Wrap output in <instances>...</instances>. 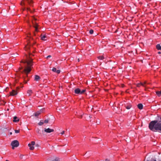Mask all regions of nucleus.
Returning <instances> with one entry per match:
<instances>
[{
    "instance_id": "nucleus-1",
    "label": "nucleus",
    "mask_w": 161,
    "mask_h": 161,
    "mask_svg": "<svg viewBox=\"0 0 161 161\" xmlns=\"http://www.w3.org/2000/svg\"><path fill=\"white\" fill-rule=\"evenodd\" d=\"M23 62L24 63H26L27 66L25 67L23 71H20L21 70L23 69L22 67L19 68V70L21 73H25L26 74V76H27L28 74L31 71V66L32 65V59H30L28 61H25Z\"/></svg>"
},
{
    "instance_id": "nucleus-2",
    "label": "nucleus",
    "mask_w": 161,
    "mask_h": 161,
    "mask_svg": "<svg viewBox=\"0 0 161 161\" xmlns=\"http://www.w3.org/2000/svg\"><path fill=\"white\" fill-rule=\"evenodd\" d=\"M149 127L153 131L160 130L161 132V123H158L157 120L151 121L149 124Z\"/></svg>"
},
{
    "instance_id": "nucleus-3",
    "label": "nucleus",
    "mask_w": 161,
    "mask_h": 161,
    "mask_svg": "<svg viewBox=\"0 0 161 161\" xmlns=\"http://www.w3.org/2000/svg\"><path fill=\"white\" fill-rule=\"evenodd\" d=\"M54 130L53 129H50V128H45L44 130H42V133L43 135L45 134V133H49L52 132H53Z\"/></svg>"
},
{
    "instance_id": "nucleus-4",
    "label": "nucleus",
    "mask_w": 161,
    "mask_h": 161,
    "mask_svg": "<svg viewBox=\"0 0 161 161\" xmlns=\"http://www.w3.org/2000/svg\"><path fill=\"white\" fill-rule=\"evenodd\" d=\"M19 145V142L16 140L13 141L11 143V145L12 146V148L14 149L15 147H18Z\"/></svg>"
},
{
    "instance_id": "nucleus-5",
    "label": "nucleus",
    "mask_w": 161,
    "mask_h": 161,
    "mask_svg": "<svg viewBox=\"0 0 161 161\" xmlns=\"http://www.w3.org/2000/svg\"><path fill=\"white\" fill-rule=\"evenodd\" d=\"M17 91L15 90H13L12 91L10 92V95L14 96L16 95L17 94Z\"/></svg>"
},
{
    "instance_id": "nucleus-6",
    "label": "nucleus",
    "mask_w": 161,
    "mask_h": 161,
    "mask_svg": "<svg viewBox=\"0 0 161 161\" xmlns=\"http://www.w3.org/2000/svg\"><path fill=\"white\" fill-rule=\"evenodd\" d=\"M80 90L79 88H76L75 90V94H80Z\"/></svg>"
},
{
    "instance_id": "nucleus-7",
    "label": "nucleus",
    "mask_w": 161,
    "mask_h": 161,
    "mask_svg": "<svg viewBox=\"0 0 161 161\" xmlns=\"http://www.w3.org/2000/svg\"><path fill=\"white\" fill-rule=\"evenodd\" d=\"M19 121V119L16 116H14V120L13 121L15 122H17Z\"/></svg>"
},
{
    "instance_id": "nucleus-8",
    "label": "nucleus",
    "mask_w": 161,
    "mask_h": 161,
    "mask_svg": "<svg viewBox=\"0 0 161 161\" xmlns=\"http://www.w3.org/2000/svg\"><path fill=\"white\" fill-rule=\"evenodd\" d=\"M40 79V76L38 75H36L35 76L34 80L36 81H39V80Z\"/></svg>"
},
{
    "instance_id": "nucleus-9",
    "label": "nucleus",
    "mask_w": 161,
    "mask_h": 161,
    "mask_svg": "<svg viewBox=\"0 0 161 161\" xmlns=\"http://www.w3.org/2000/svg\"><path fill=\"white\" fill-rule=\"evenodd\" d=\"M125 107L127 109H130L131 107V105L130 104H127L125 105Z\"/></svg>"
},
{
    "instance_id": "nucleus-10",
    "label": "nucleus",
    "mask_w": 161,
    "mask_h": 161,
    "mask_svg": "<svg viewBox=\"0 0 161 161\" xmlns=\"http://www.w3.org/2000/svg\"><path fill=\"white\" fill-rule=\"evenodd\" d=\"M42 112V110H41L40 111H38L35 113L34 115L35 116H38Z\"/></svg>"
},
{
    "instance_id": "nucleus-11",
    "label": "nucleus",
    "mask_w": 161,
    "mask_h": 161,
    "mask_svg": "<svg viewBox=\"0 0 161 161\" xmlns=\"http://www.w3.org/2000/svg\"><path fill=\"white\" fill-rule=\"evenodd\" d=\"M47 38L46 36L43 35L42 36L41 35V39L42 40L45 41L47 40Z\"/></svg>"
},
{
    "instance_id": "nucleus-12",
    "label": "nucleus",
    "mask_w": 161,
    "mask_h": 161,
    "mask_svg": "<svg viewBox=\"0 0 161 161\" xmlns=\"http://www.w3.org/2000/svg\"><path fill=\"white\" fill-rule=\"evenodd\" d=\"M28 146L30 147V149L31 150H34V147H33V145L30 144H28Z\"/></svg>"
},
{
    "instance_id": "nucleus-13",
    "label": "nucleus",
    "mask_w": 161,
    "mask_h": 161,
    "mask_svg": "<svg viewBox=\"0 0 161 161\" xmlns=\"http://www.w3.org/2000/svg\"><path fill=\"white\" fill-rule=\"evenodd\" d=\"M32 93V91L31 90H28L27 92V93L28 94L29 96H30Z\"/></svg>"
},
{
    "instance_id": "nucleus-14",
    "label": "nucleus",
    "mask_w": 161,
    "mask_h": 161,
    "mask_svg": "<svg viewBox=\"0 0 161 161\" xmlns=\"http://www.w3.org/2000/svg\"><path fill=\"white\" fill-rule=\"evenodd\" d=\"M156 48L158 50H161V46L159 44L156 45Z\"/></svg>"
},
{
    "instance_id": "nucleus-15",
    "label": "nucleus",
    "mask_w": 161,
    "mask_h": 161,
    "mask_svg": "<svg viewBox=\"0 0 161 161\" xmlns=\"http://www.w3.org/2000/svg\"><path fill=\"white\" fill-rule=\"evenodd\" d=\"M156 94L158 96H160L161 95V92L160 91H157L156 92Z\"/></svg>"
},
{
    "instance_id": "nucleus-16",
    "label": "nucleus",
    "mask_w": 161,
    "mask_h": 161,
    "mask_svg": "<svg viewBox=\"0 0 161 161\" xmlns=\"http://www.w3.org/2000/svg\"><path fill=\"white\" fill-rule=\"evenodd\" d=\"M24 1H26L27 3L30 4L31 5L32 3V1L31 0H23Z\"/></svg>"
},
{
    "instance_id": "nucleus-17",
    "label": "nucleus",
    "mask_w": 161,
    "mask_h": 161,
    "mask_svg": "<svg viewBox=\"0 0 161 161\" xmlns=\"http://www.w3.org/2000/svg\"><path fill=\"white\" fill-rule=\"evenodd\" d=\"M44 123V122L42 120H41L38 123V125H42Z\"/></svg>"
},
{
    "instance_id": "nucleus-18",
    "label": "nucleus",
    "mask_w": 161,
    "mask_h": 161,
    "mask_svg": "<svg viewBox=\"0 0 161 161\" xmlns=\"http://www.w3.org/2000/svg\"><path fill=\"white\" fill-rule=\"evenodd\" d=\"M36 132L39 134H41L40 133V130L38 128H37L36 130Z\"/></svg>"
},
{
    "instance_id": "nucleus-19",
    "label": "nucleus",
    "mask_w": 161,
    "mask_h": 161,
    "mask_svg": "<svg viewBox=\"0 0 161 161\" xmlns=\"http://www.w3.org/2000/svg\"><path fill=\"white\" fill-rule=\"evenodd\" d=\"M34 27L35 28V30L36 31H37V24H36L34 25Z\"/></svg>"
},
{
    "instance_id": "nucleus-20",
    "label": "nucleus",
    "mask_w": 161,
    "mask_h": 161,
    "mask_svg": "<svg viewBox=\"0 0 161 161\" xmlns=\"http://www.w3.org/2000/svg\"><path fill=\"white\" fill-rule=\"evenodd\" d=\"M99 59L102 60L104 58V57L103 56H100L98 57Z\"/></svg>"
},
{
    "instance_id": "nucleus-21",
    "label": "nucleus",
    "mask_w": 161,
    "mask_h": 161,
    "mask_svg": "<svg viewBox=\"0 0 161 161\" xmlns=\"http://www.w3.org/2000/svg\"><path fill=\"white\" fill-rule=\"evenodd\" d=\"M52 161H60L58 158H56L54 159H53Z\"/></svg>"
},
{
    "instance_id": "nucleus-22",
    "label": "nucleus",
    "mask_w": 161,
    "mask_h": 161,
    "mask_svg": "<svg viewBox=\"0 0 161 161\" xmlns=\"http://www.w3.org/2000/svg\"><path fill=\"white\" fill-rule=\"evenodd\" d=\"M89 32L90 34H92L93 33V30L92 29L90 30Z\"/></svg>"
},
{
    "instance_id": "nucleus-23",
    "label": "nucleus",
    "mask_w": 161,
    "mask_h": 161,
    "mask_svg": "<svg viewBox=\"0 0 161 161\" xmlns=\"http://www.w3.org/2000/svg\"><path fill=\"white\" fill-rule=\"evenodd\" d=\"M86 91V90H82V91L80 90V94L83 93Z\"/></svg>"
},
{
    "instance_id": "nucleus-24",
    "label": "nucleus",
    "mask_w": 161,
    "mask_h": 161,
    "mask_svg": "<svg viewBox=\"0 0 161 161\" xmlns=\"http://www.w3.org/2000/svg\"><path fill=\"white\" fill-rule=\"evenodd\" d=\"M138 108L140 109H141V103L138 104L137 105Z\"/></svg>"
},
{
    "instance_id": "nucleus-25",
    "label": "nucleus",
    "mask_w": 161,
    "mask_h": 161,
    "mask_svg": "<svg viewBox=\"0 0 161 161\" xmlns=\"http://www.w3.org/2000/svg\"><path fill=\"white\" fill-rule=\"evenodd\" d=\"M52 71L54 72H56L57 70L56 68H53L52 69Z\"/></svg>"
},
{
    "instance_id": "nucleus-26",
    "label": "nucleus",
    "mask_w": 161,
    "mask_h": 161,
    "mask_svg": "<svg viewBox=\"0 0 161 161\" xmlns=\"http://www.w3.org/2000/svg\"><path fill=\"white\" fill-rule=\"evenodd\" d=\"M35 142L34 141H32L31 142V143H30V144H31L32 145L34 146L35 144Z\"/></svg>"
},
{
    "instance_id": "nucleus-27",
    "label": "nucleus",
    "mask_w": 161,
    "mask_h": 161,
    "mask_svg": "<svg viewBox=\"0 0 161 161\" xmlns=\"http://www.w3.org/2000/svg\"><path fill=\"white\" fill-rule=\"evenodd\" d=\"M14 131H15V133H19V130H14Z\"/></svg>"
},
{
    "instance_id": "nucleus-28",
    "label": "nucleus",
    "mask_w": 161,
    "mask_h": 161,
    "mask_svg": "<svg viewBox=\"0 0 161 161\" xmlns=\"http://www.w3.org/2000/svg\"><path fill=\"white\" fill-rule=\"evenodd\" d=\"M48 122V119H46L44 120V123H47Z\"/></svg>"
},
{
    "instance_id": "nucleus-29",
    "label": "nucleus",
    "mask_w": 161,
    "mask_h": 161,
    "mask_svg": "<svg viewBox=\"0 0 161 161\" xmlns=\"http://www.w3.org/2000/svg\"><path fill=\"white\" fill-rule=\"evenodd\" d=\"M60 72V71L59 70H57L56 71V72L58 74H59Z\"/></svg>"
},
{
    "instance_id": "nucleus-30",
    "label": "nucleus",
    "mask_w": 161,
    "mask_h": 161,
    "mask_svg": "<svg viewBox=\"0 0 161 161\" xmlns=\"http://www.w3.org/2000/svg\"><path fill=\"white\" fill-rule=\"evenodd\" d=\"M146 84V82H145L144 83V84H143L142 83V86H145V84Z\"/></svg>"
},
{
    "instance_id": "nucleus-31",
    "label": "nucleus",
    "mask_w": 161,
    "mask_h": 161,
    "mask_svg": "<svg viewBox=\"0 0 161 161\" xmlns=\"http://www.w3.org/2000/svg\"><path fill=\"white\" fill-rule=\"evenodd\" d=\"M23 156H24V155H20L19 157H20V158L21 159H23Z\"/></svg>"
},
{
    "instance_id": "nucleus-32",
    "label": "nucleus",
    "mask_w": 161,
    "mask_h": 161,
    "mask_svg": "<svg viewBox=\"0 0 161 161\" xmlns=\"http://www.w3.org/2000/svg\"><path fill=\"white\" fill-rule=\"evenodd\" d=\"M64 133H65V131H62L61 133H60V134H61V135H63V134H64Z\"/></svg>"
},
{
    "instance_id": "nucleus-33",
    "label": "nucleus",
    "mask_w": 161,
    "mask_h": 161,
    "mask_svg": "<svg viewBox=\"0 0 161 161\" xmlns=\"http://www.w3.org/2000/svg\"><path fill=\"white\" fill-rule=\"evenodd\" d=\"M147 112H146V113H144L143 114V115H144V116H145L146 115H147Z\"/></svg>"
},
{
    "instance_id": "nucleus-34",
    "label": "nucleus",
    "mask_w": 161,
    "mask_h": 161,
    "mask_svg": "<svg viewBox=\"0 0 161 161\" xmlns=\"http://www.w3.org/2000/svg\"><path fill=\"white\" fill-rule=\"evenodd\" d=\"M25 48L27 49H29V47L28 46H26L25 47Z\"/></svg>"
},
{
    "instance_id": "nucleus-35",
    "label": "nucleus",
    "mask_w": 161,
    "mask_h": 161,
    "mask_svg": "<svg viewBox=\"0 0 161 161\" xmlns=\"http://www.w3.org/2000/svg\"><path fill=\"white\" fill-rule=\"evenodd\" d=\"M51 57V55H48L47 56V58H50Z\"/></svg>"
},
{
    "instance_id": "nucleus-36",
    "label": "nucleus",
    "mask_w": 161,
    "mask_h": 161,
    "mask_svg": "<svg viewBox=\"0 0 161 161\" xmlns=\"http://www.w3.org/2000/svg\"><path fill=\"white\" fill-rule=\"evenodd\" d=\"M109 160L108 159V158H107L105 159V161H109Z\"/></svg>"
},
{
    "instance_id": "nucleus-37",
    "label": "nucleus",
    "mask_w": 161,
    "mask_h": 161,
    "mask_svg": "<svg viewBox=\"0 0 161 161\" xmlns=\"http://www.w3.org/2000/svg\"><path fill=\"white\" fill-rule=\"evenodd\" d=\"M140 84H137V86H138V87H140Z\"/></svg>"
},
{
    "instance_id": "nucleus-38",
    "label": "nucleus",
    "mask_w": 161,
    "mask_h": 161,
    "mask_svg": "<svg viewBox=\"0 0 161 161\" xmlns=\"http://www.w3.org/2000/svg\"><path fill=\"white\" fill-rule=\"evenodd\" d=\"M143 108V105L142 104V109Z\"/></svg>"
},
{
    "instance_id": "nucleus-39",
    "label": "nucleus",
    "mask_w": 161,
    "mask_h": 161,
    "mask_svg": "<svg viewBox=\"0 0 161 161\" xmlns=\"http://www.w3.org/2000/svg\"><path fill=\"white\" fill-rule=\"evenodd\" d=\"M78 62H79L80 61V59H78Z\"/></svg>"
},
{
    "instance_id": "nucleus-40",
    "label": "nucleus",
    "mask_w": 161,
    "mask_h": 161,
    "mask_svg": "<svg viewBox=\"0 0 161 161\" xmlns=\"http://www.w3.org/2000/svg\"><path fill=\"white\" fill-rule=\"evenodd\" d=\"M10 135H12V133L11 132H10Z\"/></svg>"
},
{
    "instance_id": "nucleus-41",
    "label": "nucleus",
    "mask_w": 161,
    "mask_h": 161,
    "mask_svg": "<svg viewBox=\"0 0 161 161\" xmlns=\"http://www.w3.org/2000/svg\"><path fill=\"white\" fill-rule=\"evenodd\" d=\"M160 53H161V52H158V53H159V54H160Z\"/></svg>"
},
{
    "instance_id": "nucleus-42",
    "label": "nucleus",
    "mask_w": 161,
    "mask_h": 161,
    "mask_svg": "<svg viewBox=\"0 0 161 161\" xmlns=\"http://www.w3.org/2000/svg\"><path fill=\"white\" fill-rule=\"evenodd\" d=\"M25 83H27V81H25Z\"/></svg>"
},
{
    "instance_id": "nucleus-43",
    "label": "nucleus",
    "mask_w": 161,
    "mask_h": 161,
    "mask_svg": "<svg viewBox=\"0 0 161 161\" xmlns=\"http://www.w3.org/2000/svg\"><path fill=\"white\" fill-rule=\"evenodd\" d=\"M27 9L28 10H29L30 9V8H27Z\"/></svg>"
},
{
    "instance_id": "nucleus-44",
    "label": "nucleus",
    "mask_w": 161,
    "mask_h": 161,
    "mask_svg": "<svg viewBox=\"0 0 161 161\" xmlns=\"http://www.w3.org/2000/svg\"><path fill=\"white\" fill-rule=\"evenodd\" d=\"M19 88L18 87H17V89H18Z\"/></svg>"
},
{
    "instance_id": "nucleus-45",
    "label": "nucleus",
    "mask_w": 161,
    "mask_h": 161,
    "mask_svg": "<svg viewBox=\"0 0 161 161\" xmlns=\"http://www.w3.org/2000/svg\"><path fill=\"white\" fill-rule=\"evenodd\" d=\"M99 123H100V122H98V123H97V124H99Z\"/></svg>"
},
{
    "instance_id": "nucleus-46",
    "label": "nucleus",
    "mask_w": 161,
    "mask_h": 161,
    "mask_svg": "<svg viewBox=\"0 0 161 161\" xmlns=\"http://www.w3.org/2000/svg\"><path fill=\"white\" fill-rule=\"evenodd\" d=\"M82 116L81 115V116H80V118H82Z\"/></svg>"
},
{
    "instance_id": "nucleus-47",
    "label": "nucleus",
    "mask_w": 161,
    "mask_h": 161,
    "mask_svg": "<svg viewBox=\"0 0 161 161\" xmlns=\"http://www.w3.org/2000/svg\"><path fill=\"white\" fill-rule=\"evenodd\" d=\"M89 117H90V118H92V117H90V116H89Z\"/></svg>"
},
{
    "instance_id": "nucleus-48",
    "label": "nucleus",
    "mask_w": 161,
    "mask_h": 161,
    "mask_svg": "<svg viewBox=\"0 0 161 161\" xmlns=\"http://www.w3.org/2000/svg\"><path fill=\"white\" fill-rule=\"evenodd\" d=\"M6 161H8V160H6Z\"/></svg>"
},
{
    "instance_id": "nucleus-49",
    "label": "nucleus",
    "mask_w": 161,
    "mask_h": 161,
    "mask_svg": "<svg viewBox=\"0 0 161 161\" xmlns=\"http://www.w3.org/2000/svg\"><path fill=\"white\" fill-rule=\"evenodd\" d=\"M143 116L144 115H142V116ZM141 116H142V114H141Z\"/></svg>"
},
{
    "instance_id": "nucleus-50",
    "label": "nucleus",
    "mask_w": 161,
    "mask_h": 161,
    "mask_svg": "<svg viewBox=\"0 0 161 161\" xmlns=\"http://www.w3.org/2000/svg\"><path fill=\"white\" fill-rule=\"evenodd\" d=\"M143 116L144 115H142V116ZM141 116H142V114H141Z\"/></svg>"
}]
</instances>
